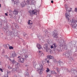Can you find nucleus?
<instances>
[{"label":"nucleus","instance_id":"f257e3e1","mask_svg":"<svg viewBox=\"0 0 77 77\" xmlns=\"http://www.w3.org/2000/svg\"><path fill=\"white\" fill-rule=\"evenodd\" d=\"M65 7L66 8V12L65 13V16L67 18L68 21H69L70 20V14H69V12L71 11V10L72 9V8H70L68 7H66V5H65Z\"/></svg>","mask_w":77,"mask_h":77},{"label":"nucleus","instance_id":"f03ea898","mask_svg":"<svg viewBox=\"0 0 77 77\" xmlns=\"http://www.w3.org/2000/svg\"><path fill=\"white\" fill-rule=\"evenodd\" d=\"M68 23L71 25L73 29H75V28L77 27V21L76 20H70L68 21Z\"/></svg>","mask_w":77,"mask_h":77},{"label":"nucleus","instance_id":"7ed1b4c3","mask_svg":"<svg viewBox=\"0 0 77 77\" xmlns=\"http://www.w3.org/2000/svg\"><path fill=\"white\" fill-rule=\"evenodd\" d=\"M16 65L15 66V68L13 69V71H16L17 72H21V71L20 70V69H19V67L20 66V63H16Z\"/></svg>","mask_w":77,"mask_h":77},{"label":"nucleus","instance_id":"20e7f679","mask_svg":"<svg viewBox=\"0 0 77 77\" xmlns=\"http://www.w3.org/2000/svg\"><path fill=\"white\" fill-rule=\"evenodd\" d=\"M39 11H37L36 9L33 10L32 11L31 10H29L28 11L29 13V14L32 17L33 15H37V12H38Z\"/></svg>","mask_w":77,"mask_h":77},{"label":"nucleus","instance_id":"39448f33","mask_svg":"<svg viewBox=\"0 0 77 77\" xmlns=\"http://www.w3.org/2000/svg\"><path fill=\"white\" fill-rule=\"evenodd\" d=\"M39 65L40 66V68L37 70V72H38L40 74H42V71L44 70L43 68V66L41 63H39Z\"/></svg>","mask_w":77,"mask_h":77},{"label":"nucleus","instance_id":"423d86ee","mask_svg":"<svg viewBox=\"0 0 77 77\" xmlns=\"http://www.w3.org/2000/svg\"><path fill=\"white\" fill-rule=\"evenodd\" d=\"M18 62L20 63H24V58H22L20 56L17 57Z\"/></svg>","mask_w":77,"mask_h":77},{"label":"nucleus","instance_id":"0eeeda50","mask_svg":"<svg viewBox=\"0 0 77 77\" xmlns=\"http://www.w3.org/2000/svg\"><path fill=\"white\" fill-rule=\"evenodd\" d=\"M44 47V50H45L46 52H49V51H50V49L48 48V44H46L45 45Z\"/></svg>","mask_w":77,"mask_h":77},{"label":"nucleus","instance_id":"6e6552de","mask_svg":"<svg viewBox=\"0 0 77 77\" xmlns=\"http://www.w3.org/2000/svg\"><path fill=\"white\" fill-rule=\"evenodd\" d=\"M29 2L30 0H26V2L27 5H29V4L30 5H34L35 4V3H36V1H34V0H31V3H30Z\"/></svg>","mask_w":77,"mask_h":77},{"label":"nucleus","instance_id":"1a4fd4ad","mask_svg":"<svg viewBox=\"0 0 77 77\" xmlns=\"http://www.w3.org/2000/svg\"><path fill=\"white\" fill-rule=\"evenodd\" d=\"M26 5H27V2H26V3L25 2L23 1V2H22L21 3V6H22V7H24L25 6H26Z\"/></svg>","mask_w":77,"mask_h":77},{"label":"nucleus","instance_id":"9d476101","mask_svg":"<svg viewBox=\"0 0 77 77\" xmlns=\"http://www.w3.org/2000/svg\"><path fill=\"white\" fill-rule=\"evenodd\" d=\"M54 33L53 34V36L54 37H56V38H57V31H54Z\"/></svg>","mask_w":77,"mask_h":77},{"label":"nucleus","instance_id":"9b49d317","mask_svg":"<svg viewBox=\"0 0 77 77\" xmlns=\"http://www.w3.org/2000/svg\"><path fill=\"white\" fill-rule=\"evenodd\" d=\"M47 57L48 59H52L53 58H54V57L51 55H48L47 56Z\"/></svg>","mask_w":77,"mask_h":77},{"label":"nucleus","instance_id":"f8f14e48","mask_svg":"<svg viewBox=\"0 0 77 77\" xmlns=\"http://www.w3.org/2000/svg\"><path fill=\"white\" fill-rule=\"evenodd\" d=\"M8 71L5 72V75L3 77H8Z\"/></svg>","mask_w":77,"mask_h":77},{"label":"nucleus","instance_id":"ddd939ff","mask_svg":"<svg viewBox=\"0 0 77 77\" xmlns=\"http://www.w3.org/2000/svg\"><path fill=\"white\" fill-rule=\"evenodd\" d=\"M52 45L54 47V49L56 48V47H57V45L55 43H53Z\"/></svg>","mask_w":77,"mask_h":77},{"label":"nucleus","instance_id":"4468645a","mask_svg":"<svg viewBox=\"0 0 77 77\" xmlns=\"http://www.w3.org/2000/svg\"><path fill=\"white\" fill-rule=\"evenodd\" d=\"M69 52H67V53H66L65 54V56H66V57H69Z\"/></svg>","mask_w":77,"mask_h":77},{"label":"nucleus","instance_id":"2eb2a0df","mask_svg":"<svg viewBox=\"0 0 77 77\" xmlns=\"http://www.w3.org/2000/svg\"><path fill=\"white\" fill-rule=\"evenodd\" d=\"M37 47L38 50H40L41 48V46L40 45L39 43H38L37 45Z\"/></svg>","mask_w":77,"mask_h":77},{"label":"nucleus","instance_id":"dca6fc26","mask_svg":"<svg viewBox=\"0 0 77 77\" xmlns=\"http://www.w3.org/2000/svg\"><path fill=\"white\" fill-rule=\"evenodd\" d=\"M11 56L12 57H14L17 56V54H15V52H14V53L11 55Z\"/></svg>","mask_w":77,"mask_h":77},{"label":"nucleus","instance_id":"f3484780","mask_svg":"<svg viewBox=\"0 0 77 77\" xmlns=\"http://www.w3.org/2000/svg\"><path fill=\"white\" fill-rule=\"evenodd\" d=\"M13 12L14 14L15 15H17V14H18V11L16 10H14Z\"/></svg>","mask_w":77,"mask_h":77},{"label":"nucleus","instance_id":"a211bd4d","mask_svg":"<svg viewBox=\"0 0 77 77\" xmlns=\"http://www.w3.org/2000/svg\"><path fill=\"white\" fill-rule=\"evenodd\" d=\"M29 72H28L27 71L25 73L24 75H25V77H29Z\"/></svg>","mask_w":77,"mask_h":77},{"label":"nucleus","instance_id":"6ab92c4d","mask_svg":"<svg viewBox=\"0 0 77 77\" xmlns=\"http://www.w3.org/2000/svg\"><path fill=\"white\" fill-rule=\"evenodd\" d=\"M14 4H16V5H18V3H19V0H16L14 2Z\"/></svg>","mask_w":77,"mask_h":77},{"label":"nucleus","instance_id":"aec40b11","mask_svg":"<svg viewBox=\"0 0 77 77\" xmlns=\"http://www.w3.org/2000/svg\"><path fill=\"white\" fill-rule=\"evenodd\" d=\"M28 24L29 25H32V22L31 20H29L28 22Z\"/></svg>","mask_w":77,"mask_h":77},{"label":"nucleus","instance_id":"412c9836","mask_svg":"<svg viewBox=\"0 0 77 77\" xmlns=\"http://www.w3.org/2000/svg\"><path fill=\"white\" fill-rule=\"evenodd\" d=\"M12 63L13 64V65H15V64H16L17 63V62H16V61H15V60H13L12 61Z\"/></svg>","mask_w":77,"mask_h":77},{"label":"nucleus","instance_id":"4be33fe9","mask_svg":"<svg viewBox=\"0 0 77 77\" xmlns=\"http://www.w3.org/2000/svg\"><path fill=\"white\" fill-rule=\"evenodd\" d=\"M73 72H75L76 73H77V72L75 70L72 71V70H71V72H69L70 73H71V74H75V73H73Z\"/></svg>","mask_w":77,"mask_h":77},{"label":"nucleus","instance_id":"5701e85b","mask_svg":"<svg viewBox=\"0 0 77 77\" xmlns=\"http://www.w3.org/2000/svg\"><path fill=\"white\" fill-rule=\"evenodd\" d=\"M56 69L57 72H59L60 71V68H56Z\"/></svg>","mask_w":77,"mask_h":77},{"label":"nucleus","instance_id":"b1692460","mask_svg":"<svg viewBox=\"0 0 77 77\" xmlns=\"http://www.w3.org/2000/svg\"><path fill=\"white\" fill-rule=\"evenodd\" d=\"M50 72V69H49V68H47V69L46 70V72L47 73L48 72Z\"/></svg>","mask_w":77,"mask_h":77},{"label":"nucleus","instance_id":"393cba45","mask_svg":"<svg viewBox=\"0 0 77 77\" xmlns=\"http://www.w3.org/2000/svg\"><path fill=\"white\" fill-rule=\"evenodd\" d=\"M47 33H48V34H50V33L48 32H46V34L45 35V36H48V37H49V35H48V34H47Z\"/></svg>","mask_w":77,"mask_h":77},{"label":"nucleus","instance_id":"a878e982","mask_svg":"<svg viewBox=\"0 0 77 77\" xmlns=\"http://www.w3.org/2000/svg\"><path fill=\"white\" fill-rule=\"evenodd\" d=\"M53 61L55 63H56V62H57V60H56V59L53 58Z\"/></svg>","mask_w":77,"mask_h":77},{"label":"nucleus","instance_id":"bb28decb","mask_svg":"<svg viewBox=\"0 0 77 77\" xmlns=\"http://www.w3.org/2000/svg\"><path fill=\"white\" fill-rule=\"evenodd\" d=\"M51 72L52 74H56V72L54 71H51Z\"/></svg>","mask_w":77,"mask_h":77},{"label":"nucleus","instance_id":"cd10ccee","mask_svg":"<svg viewBox=\"0 0 77 77\" xmlns=\"http://www.w3.org/2000/svg\"><path fill=\"white\" fill-rule=\"evenodd\" d=\"M4 47L5 48H6L7 49L8 48V47H7V45H3Z\"/></svg>","mask_w":77,"mask_h":77},{"label":"nucleus","instance_id":"c85d7f7f","mask_svg":"<svg viewBox=\"0 0 77 77\" xmlns=\"http://www.w3.org/2000/svg\"><path fill=\"white\" fill-rule=\"evenodd\" d=\"M24 56L25 57L27 58V57H28V55L27 54H24Z\"/></svg>","mask_w":77,"mask_h":77},{"label":"nucleus","instance_id":"c756f323","mask_svg":"<svg viewBox=\"0 0 77 77\" xmlns=\"http://www.w3.org/2000/svg\"><path fill=\"white\" fill-rule=\"evenodd\" d=\"M25 67L26 68H28L29 67V66L28 64H26L25 66Z\"/></svg>","mask_w":77,"mask_h":77},{"label":"nucleus","instance_id":"7c9ffc66","mask_svg":"<svg viewBox=\"0 0 77 77\" xmlns=\"http://www.w3.org/2000/svg\"><path fill=\"white\" fill-rule=\"evenodd\" d=\"M9 48L10 50H11V49H12V50H13L14 48L12 46H9Z\"/></svg>","mask_w":77,"mask_h":77},{"label":"nucleus","instance_id":"2f4dec72","mask_svg":"<svg viewBox=\"0 0 77 77\" xmlns=\"http://www.w3.org/2000/svg\"><path fill=\"white\" fill-rule=\"evenodd\" d=\"M74 12H77V8H75L74 10Z\"/></svg>","mask_w":77,"mask_h":77},{"label":"nucleus","instance_id":"473e14b6","mask_svg":"<svg viewBox=\"0 0 77 77\" xmlns=\"http://www.w3.org/2000/svg\"><path fill=\"white\" fill-rule=\"evenodd\" d=\"M38 54H39L40 55H41V54H42V52H41V51H38Z\"/></svg>","mask_w":77,"mask_h":77},{"label":"nucleus","instance_id":"72a5a7b5","mask_svg":"<svg viewBox=\"0 0 77 77\" xmlns=\"http://www.w3.org/2000/svg\"><path fill=\"white\" fill-rule=\"evenodd\" d=\"M60 65H63V63L62 62H59Z\"/></svg>","mask_w":77,"mask_h":77},{"label":"nucleus","instance_id":"f704fd0d","mask_svg":"<svg viewBox=\"0 0 77 77\" xmlns=\"http://www.w3.org/2000/svg\"><path fill=\"white\" fill-rule=\"evenodd\" d=\"M50 47H51V49H52L54 48V47H53V45H51V46Z\"/></svg>","mask_w":77,"mask_h":77},{"label":"nucleus","instance_id":"c9c22d12","mask_svg":"<svg viewBox=\"0 0 77 77\" xmlns=\"http://www.w3.org/2000/svg\"><path fill=\"white\" fill-rule=\"evenodd\" d=\"M42 63H43V65H44L45 63V62L44 61H42Z\"/></svg>","mask_w":77,"mask_h":77},{"label":"nucleus","instance_id":"e433bc0d","mask_svg":"<svg viewBox=\"0 0 77 77\" xmlns=\"http://www.w3.org/2000/svg\"><path fill=\"white\" fill-rule=\"evenodd\" d=\"M46 77H51V75H47Z\"/></svg>","mask_w":77,"mask_h":77},{"label":"nucleus","instance_id":"4c0bfd02","mask_svg":"<svg viewBox=\"0 0 77 77\" xmlns=\"http://www.w3.org/2000/svg\"><path fill=\"white\" fill-rule=\"evenodd\" d=\"M8 68L9 69H10L11 68V66H8Z\"/></svg>","mask_w":77,"mask_h":77},{"label":"nucleus","instance_id":"58836bf2","mask_svg":"<svg viewBox=\"0 0 77 77\" xmlns=\"http://www.w3.org/2000/svg\"><path fill=\"white\" fill-rule=\"evenodd\" d=\"M64 48L65 49H67V47L66 46H64Z\"/></svg>","mask_w":77,"mask_h":77},{"label":"nucleus","instance_id":"ea45409f","mask_svg":"<svg viewBox=\"0 0 77 77\" xmlns=\"http://www.w3.org/2000/svg\"><path fill=\"white\" fill-rule=\"evenodd\" d=\"M15 27L17 28V29H19V26H15Z\"/></svg>","mask_w":77,"mask_h":77},{"label":"nucleus","instance_id":"a19ab883","mask_svg":"<svg viewBox=\"0 0 77 77\" xmlns=\"http://www.w3.org/2000/svg\"><path fill=\"white\" fill-rule=\"evenodd\" d=\"M0 71H2V72H3V70L2 69L0 68Z\"/></svg>","mask_w":77,"mask_h":77},{"label":"nucleus","instance_id":"79ce46f5","mask_svg":"<svg viewBox=\"0 0 77 77\" xmlns=\"http://www.w3.org/2000/svg\"><path fill=\"white\" fill-rule=\"evenodd\" d=\"M70 59L71 60H73V59H72V57H70Z\"/></svg>","mask_w":77,"mask_h":77},{"label":"nucleus","instance_id":"37998d69","mask_svg":"<svg viewBox=\"0 0 77 77\" xmlns=\"http://www.w3.org/2000/svg\"><path fill=\"white\" fill-rule=\"evenodd\" d=\"M5 15L6 16H8V14L7 13H5Z\"/></svg>","mask_w":77,"mask_h":77},{"label":"nucleus","instance_id":"c03bdc74","mask_svg":"<svg viewBox=\"0 0 77 77\" xmlns=\"http://www.w3.org/2000/svg\"><path fill=\"white\" fill-rule=\"evenodd\" d=\"M51 2L52 3H53V1H51Z\"/></svg>","mask_w":77,"mask_h":77},{"label":"nucleus","instance_id":"a18cd8bd","mask_svg":"<svg viewBox=\"0 0 77 77\" xmlns=\"http://www.w3.org/2000/svg\"><path fill=\"white\" fill-rule=\"evenodd\" d=\"M2 24V22L0 21V25H1Z\"/></svg>","mask_w":77,"mask_h":77},{"label":"nucleus","instance_id":"49530a36","mask_svg":"<svg viewBox=\"0 0 77 77\" xmlns=\"http://www.w3.org/2000/svg\"><path fill=\"white\" fill-rule=\"evenodd\" d=\"M66 72H68V69H66Z\"/></svg>","mask_w":77,"mask_h":77},{"label":"nucleus","instance_id":"de8ad7c7","mask_svg":"<svg viewBox=\"0 0 77 77\" xmlns=\"http://www.w3.org/2000/svg\"><path fill=\"white\" fill-rule=\"evenodd\" d=\"M47 63H48L49 62V60H47Z\"/></svg>","mask_w":77,"mask_h":77},{"label":"nucleus","instance_id":"09e8293b","mask_svg":"<svg viewBox=\"0 0 77 77\" xmlns=\"http://www.w3.org/2000/svg\"><path fill=\"white\" fill-rule=\"evenodd\" d=\"M14 77H17V76H16L15 75H14Z\"/></svg>","mask_w":77,"mask_h":77},{"label":"nucleus","instance_id":"8fccbe9b","mask_svg":"<svg viewBox=\"0 0 77 77\" xmlns=\"http://www.w3.org/2000/svg\"><path fill=\"white\" fill-rule=\"evenodd\" d=\"M39 38H41V36H40V37H39Z\"/></svg>","mask_w":77,"mask_h":77},{"label":"nucleus","instance_id":"3c124183","mask_svg":"<svg viewBox=\"0 0 77 77\" xmlns=\"http://www.w3.org/2000/svg\"><path fill=\"white\" fill-rule=\"evenodd\" d=\"M0 8H1V4H0Z\"/></svg>","mask_w":77,"mask_h":77},{"label":"nucleus","instance_id":"603ef678","mask_svg":"<svg viewBox=\"0 0 77 77\" xmlns=\"http://www.w3.org/2000/svg\"><path fill=\"white\" fill-rule=\"evenodd\" d=\"M12 0V1H13V2H14V0Z\"/></svg>","mask_w":77,"mask_h":77},{"label":"nucleus","instance_id":"864d4df0","mask_svg":"<svg viewBox=\"0 0 77 77\" xmlns=\"http://www.w3.org/2000/svg\"><path fill=\"white\" fill-rule=\"evenodd\" d=\"M27 71H28V69H27Z\"/></svg>","mask_w":77,"mask_h":77},{"label":"nucleus","instance_id":"5fc2aeb1","mask_svg":"<svg viewBox=\"0 0 77 77\" xmlns=\"http://www.w3.org/2000/svg\"><path fill=\"white\" fill-rule=\"evenodd\" d=\"M57 77H59V76H57Z\"/></svg>","mask_w":77,"mask_h":77},{"label":"nucleus","instance_id":"6e6d98bb","mask_svg":"<svg viewBox=\"0 0 77 77\" xmlns=\"http://www.w3.org/2000/svg\"><path fill=\"white\" fill-rule=\"evenodd\" d=\"M10 60L11 61V60Z\"/></svg>","mask_w":77,"mask_h":77}]
</instances>
